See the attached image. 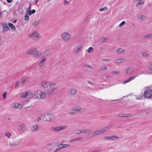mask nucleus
Listing matches in <instances>:
<instances>
[{"label":"nucleus","mask_w":152,"mask_h":152,"mask_svg":"<svg viewBox=\"0 0 152 152\" xmlns=\"http://www.w3.org/2000/svg\"><path fill=\"white\" fill-rule=\"evenodd\" d=\"M42 87L46 89V93L40 90L35 91L34 92V98L38 99L45 98L48 95H52L56 94L57 91V88L56 86V83L52 81H42L41 82Z\"/></svg>","instance_id":"1"},{"label":"nucleus","mask_w":152,"mask_h":152,"mask_svg":"<svg viewBox=\"0 0 152 152\" xmlns=\"http://www.w3.org/2000/svg\"><path fill=\"white\" fill-rule=\"evenodd\" d=\"M110 126H107L93 132L89 133L88 136H90V137H93L94 136H96L103 134L104 132H107L109 129H110Z\"/></svg>","instance_id":"2"},{"label":"nucleus","mask_w":152,"mask_h":152,"mask_svg":"<svg viewBox=\"0 0 152 152\" xmlns=\"http://www.w3.org/2000/svg\"><path fill=\"white\" fill-rule=\"evenodd\" d=\"M41 117L44 121L47 122L51 121L55 118L54 115L53 114L49 113L42 114Z\"/></svg>","instance_id":"3"},{"label":"nucleus","mask_w":152,"mask_h":152,"mask_svg":"<svg viewBox=\"0 0 152 152\" xmlns=\"http://www.w3.org/2000/svg\"><path fill=\"white\" fill-rule=\"evenodd\" d=\"M67 128L66 125L52 127L50 128V130L53 132H58L64 130Z\"/></svg>","instance_id":"4"},{"label":"nucleus","mask_w":152,"mask_h":152,"mask_svg":"<svg viewBox=\"0 0 152 152\" xmlns=\"http://www.w3.org/2000/svg\"><path fill=\"white\" fill-rule=\"evenodd\" d=\"M29 37L35 41L39 40L41 38V35L36 31H34L30 34Z\"/></svg>","instance_id":"5"},{"label":"nucleus","mask_w":152,"mask_h":152,"mask_svg":"<svg viewBox=\"0 0 152 152\" xmlns=\"http://www.w3.org/2000/svg\"><path fill=\"white\" fill-rule=\"evenodd\" d=\"M61 38L64 42H66L71 38L70 34L67 32H65L61 34Z\"/></svg>","instance_id":"6"},{"label":"nucleus","mask_w":152,"mask_h":152,"mask_svg":"<svg viewBox=\"0 0 152 152\" xmlns=\"http://www.w3.org/2000/svg\"><path fill=\"white\" fill-rule=\"evenodd\" d=\"M72 110L75 112L79 113H83L86 111V109L84 108L81 107L80 106L76 105L72 108Z\"/></svg>","instance_id":"7"},{"label":"nucleus","mask_w":152,"mask_h":152,"mask_svg":"<svg viewBox=\"0 0 152 152\" xmlns=\"http://www.w3.org/2000/svg\"><path fill=\"white\" fill-rule=\"evenodd\" d=\"M143 95L145 98H151L152 97V90L150 89L146 90L144 92Z\"/></svg>","instance_id":"8"},{"label":"nucleus","mask_w":152,"mask_h":152,"mask_svg":"<svg viewBox=\"0 0 152 152\" xmlns=\"http://www.w3.org/2000/svg\"><path fill=\"white\" fill-rule=\"evenodd\" d=\"M36 49V48L34 47L31 48L27 50L26 54L29 55H33Z\"/></svg>","instance_id":"9"},{"label":"nucleus","mask_w":152,"mask_h":152,"mask_svg":"<svg viewBox=\"0 0 152 152\" xmlns=\"http://www.w3.org/2000/svg\"><path fill=\"white\" fill-rule=\"evenodd\" d=\"M41 53L39 52L38 49L36 48L35 51L34 52V53L32 55L34 58H37L40 57L41 56Z\"/></svg>","instance_id":"10"},{"label":"nucleus","mask_w":152,"mask_h":152,"mask_svg":"<svg viewBox=\"0 0 152 152\" xmlns=\"http://www.w3.org/2000/svg\"><path fill=\"white\" fill-rule=\"evenodd\" d=\"M11 107L15 108H19L20 109L22 107V105L21 104H19L18 103H13L11 104Z\"/></svg>","instance_id":"11"},{"label":"nucleus","mask_w":152,"mask_h":152,"mask_svg":"<svg viewBox=\"0 0 152 152\" xmlns=\"http://www.w3.org/2000/svg\"><path fill=\"white\" fill-rule=\"evenodd\" d=\"M20 144L18 141H13V142H10L9 143V145L12 147H15L18 146Z\"/></svg>","instance_id":"12"},{"label":"nucleus","mask_w":152,"mask_h":152,"mask_svg":"<svg viewBox=\"0 0 152 152\" xmlns=\"http://www.w3.org/2000/svg\"><path fill=\"white\" fill-rule=\"evenodd\" d=\"M46 61V58L41 57V60L38 63V65L40 67L43 66L45 64Z\"/></svg>","instance_id":"13"},{"label":"nucleus","mask_w":152,"mask_h":152,"mask_svg":"<svg viewBox=\"0 0 152 152\" xmlns=\"http://www.w3.org/2000/svg\"><path fill=\"white\" fill-rule=\"evenodd\" d=\"M133 71L134 69L133 68L128 67L126 69V73L127 75H131L133 72Z\"/></svg>","instance_id":"14"},{"label":"nucleus","mask_w":152,"mask_h":152,"mask_svg":"<svg viewBox=\"0 0 152 152\" xmlns=\"http://www.w3.org/2000/svg\"><path fill=\"white\" fill-rule=\"evenodd\" d=\"M39 129V127L38 126L37 124H35L32 126L31 130L32 131L35 132L38 130Z\"/></svg>","instance_id":"15"},{"label":"nucleus","mask_w":152,"mask_h":152,"mask_svg":"<svg viewBox=\"0 0 152 152\" xmlns=\"http://www.w3.org/2000/svg\"><path fill=\"white\" fill-rule=\"evenodd\" d=\"M70 146V145L69 144H63L59 143L57 147H60L61 149H64L65 148Z\"/></svg>","instance_id":"16"},{"label":"nucleus","mask_w":152,"mask_h":152,"mask_svg":"<svg viewBox=\"0 0 152 152\" xmlns=\"http://www.w3.org/2000/svg\"><path fill=\"white\" fill-rule=\"evenodd\" d=\"M125 60L124 58H118L116 59L114 61V62L116 64L121 63L124 62Z\"/></svg>","instance_id":"17"},{"label":"nucleus","mask_w":152,"mask_h":152,"mask_svg":"<svg viewBox=\"0 0 152 152\" xmlns=\"http://www.w3.org/2000/svg\"><path fill=\"white\" fill-rule=\"evenodd\" d=\"M3 32H5L9 30V28L7 26V25L6 22H4L3 23Z\"/></svg>","instance_id":"18"},{"label":"nucleus","mask_w":152,"mask_h":152,"mask_svg":"<svg viewBox=\"0 0 152 152\" xmlns=\"http://www.w3.org/2000/svg\"><path fill=\"white\" fill-rule=\"evenodd\" d=\"M18 128L21 131H24L26 129V126L23 124H22L19 125Z\"/></svg>","instance_id":"19"},{"label":"nucleus","mask_w":152,"mask_h":152,"mask_svg":"<svg viewBox=\"0 0 152 152\" xmlns=\"http://www.w3.org/2000/svg\"><path fill=\"white\" fill-rule=\"evenodd\" d=\"M50 54V52L49 50H46L44 52L42 56V57L46 58V57L49 56Z\"/></svg>","instance_id":"20"},{"label":"nucleus","mask_w":152,"mask_h":152,"mask_svg":"<svg viewBox=\"0 0 152 152\" xmlns=\"http://www.w3.org/2000/svg\"><path fill=\"white\" fill-rule=\"evenodd\" d=\"M137 76H133L130 77L128 79L125 80L123 82L124 84H125L126 83L129 82L131 81V80H134L135 78L137 77Z\"/></svg>","instance_id":"21"},{"label":"nucleus","mask_w":152,"mask_h":152,"mask_svg":"<svg viewBox=\"0 0 152 152\" xmlns=\"http://www.w3.org/2000/svg\"><path fill=\"white\" fill-rule=\"evenodd\" d=\"M69 92L71 94L75 95L77 93V91L75 89L72 88L69 90Z\"/></svg>","instance_id":"22"},{"label":"nucleus","mask_w":152,"mask_h":152,"mask_svg":"<svg viewBox=\"0 0 152 152\" xmlns=\"http://www.w3.org/2000/svg\"><path fill=\"white\" fill-rule=\"evenodd\" d=\"M81 130V134H83L88 133L91 131V129L88 128L83 129Z\"/></svg>","instance_id":"23"},{"label":"nucleus","mask_w":152,"mask_h":152,"mask_svg":"<svg viewBox=\"0 0 152 152\" xmlns=\"http://www.w3.org/2000/svg\"><path fill=\"white\" fill-rule=\"evenodd\" d=\"M138 19L140 20H147V17L145 15H139L138 17Z\"/></svg>","instance_id":"24"},{"label":"nucleus","mask_w":152,"mask_h":152,"mask_svg":"<svg viewBox=\"0 0 152 152\" xmlns=\"http://www.w3.org/2000/svg\"><path fill=\"white\" fill-rule=\"evenodd\" d=\"M27 97L31 98L34 97V93L33 94L31 92L28 91H27Z\"/></svg>","instance_id":"25"},{"label":"nucleus","mask_w":152,"mask_h":152,"mask_svg":"<svg viewBox=\"0 0 152 152\" xmlns=\"http://www.w3.org/2000/svg\"><path fill=\"white\" fill-rule=\"evenodd\" d=\"M136 99L137 100L142 99L143 97V95L142 93L137 95H135Z\"/></svg>","instance_id":"26"},{"label":"nucleus","mask_w":152,"mask_h":152,"mask_svg":"<svg viewBox=\"0 0 152 152\" xmlns=\"http://www.w3.org/2000/svg\"><path fill=\"white\" fill-rule=\"evenodd\" d=\"M144 3V2L143 0H140L138 1V2L136 3L135 6L137 7L139 6L140 5H142Z\"/></svg>","instance_id":"27"},{"label":"nucleus","mask_w":152,"mask_h":152,"mask_svg":"<svg viewBox=\"0 0 152 152\" xmlns=\"http://www.w3.org/2000/svg\"><path fill=\"white\" fill-rule=\"evenodd\" d=\"M20 96L21 98H24L27 97V91L22 92L20 94Z\"/></svg>","instance_id":"28"},{"label":"nucleus","mask_w":152,"mask_h":152,"mask_svg":"<svg viewBox=\"0 0 152 152\" xmlns=\"http://www.w3.org/2000/svg\"><path fill=\"white\" fill-rule=\"evenodd\" d=\"M124 51V50L122 48H120L115 51V52L116 54H120L122 53Z\"/></svg>","instance_id":"29"},{"label":"nucleus","mask_w":152,"mask_h":152,"mask_svg":"<svg viewBox=\"0 0 152 152\" xmlns=\"http://www.w3.org/2000/svg\"><path fill=\"white\" fill-rule=\"evenodd\" d=\"M143 38L145 39H152V34H149L144 36Z\"/></svg>","instance_id":"30"},{"label":"nucleus","mask_w":152,"mask_h":152,"mask_svg":"<svg viewBox=\"0 0 152 152\" xmlns=\"http://www.w3.org/2000/svg\"><path fill=\"white\" fill-rule=\"evenodd\" d=\"M119 138V137L113 135L111 137L110 141L116 140Z\"/></svg>","instance_id":"31"},{"label":"nucleus","mask_w":152,"mask_h":152,"mask_svg":"<svg viewBox=\"0 0 152 152\" xmlns=\"http://www.w3.org/2000/svg\"><path fill=\"white\" fill-rule=\"evenodd\" d=\"M83 48V46H79L77 49L75 51V53H79L81 50L82 49V48Z\"/></svg>","instance_id":"32"},{"label":"nucleus","mask_w":152,"mask_h":152,"mask_svg":"<svg viewBox=\"0 0 152 152\" xmlns=\"http://www.w3.org/2000/svg\"><path fill=\"white\" fill-rule=\"evenodd\" d=\"M9 27H10L12 29L14 30H15L16 29L15 26L12 23H9L8 24Z\"/></svg>","instance_id":"33"},{"label":"nucleus","mask_w":152,"mask_h":152,"mask_svg":"<svg viewBox=\"0 0 152 152\" xmlns=\"http://www.w3.org/2000/svg\"><path fill=\"white\" fill-rule=\"evenodd\" d=\"M27 79V77L26 76H24L21 79V82L22 84H24L26 81Z\"/></svg>","instance_id":"34"},{"label":"nucleus","mask_w":152,"mask_h":152,"mask_svg":"<svg viewBox=\"0 0 152 152\" xmlns=\"http://www.w3.org/2000/svg\"><path fill=\"white\" fill-rule=\"evenodd\" d=\"M35 11H36L35 10H33L32 11L31 10L29 12H28L27 13V14L29 15H30L31 14L35 13Z\"/></svg>","instance_id":"35"},{"label":"nucleus","mask_w":152,"mask_h":152,"mask_svg":"<svg viewBox=\"0 0 152 152\" xmlns=\"http://www.w3.org/2000/svg\"><path fill=\"white\" fill-rule=\"evenodd\" d=\"M87 53H89L91 52H92L93 51V48L90 47L88 48L87 50Z\"/></svg>","instance_id":"36"},{"label":"nucleus","mask_w":152,"mask_h":152,"mask_svg":"<svg viewBox=\"0 0 152 152\" xmlns=\"http://www.w3.org/2000/svg\"><path fill=\"white\" fill-rule=\"evenodd\" d=\"M100 69L101 70H107L108 69V68L107 67L104 66H101L100 68Z\"/></svg>","instance_id":"37"},{"label":"nucleus","mask_w":152,"mask_h":152,"mask_svg":"<svg viewBox=\"0 0 152 152\" xmlns=\"http://www.w3.org/2000/svg\"><path fill=\"white\" fill-rule=\"evenodd\" d=\"M142 55L143 56L146 57H148L149 55L148 53L145 52H143L142 53Z\"/></svg>","instance_id":"38"},{"label":"nucleus","mask_w":152,"mask_h":152,"mask_svg":"<svg viewBox=\"0 0 152 152\" xmlns=\"http://www.w3.org/2000/svg\"><path fill=\"white\" fill-rule=\"evenodd\" d=\"M120 73V72L119 71H116L115 70L111 72V73L112 74H115L116 75H118Z\"/></svg>","instance_id":"39"},{"label":"nucleus","mask_w":152,"mask_h":152,"mask_svg":"<svg viewBox=\"0 0 152 152\" xmlns=\"http://www.w3.org/2000/svg\"><path fill=\"white\" fill-rule=\"evenodd\" d=\"M11 133L10 132H6L5 134V135L8 138H10L11 135Z\"/></svg>","instance_id":"40"},{"label":"nucleus","mask_w":152,"mask_h":152,"mask_svg":"<svg viewBox=\"0 0 152 152\" xmlns=\"http://www.w3.org/2000/svg\"><path fill=\"white\" fill-rule=\"evenodd\" d=\"M125 21H123L119 25V26L120 27H121L123 26L125 24Z\"/></svg>","instance_id":"41"},{"label":"nucleus","mask_w":152,"mask_h":152,"mask_svg":"<svg viewBox=\"0 0 152 152\" xmlns=\"http://www.w3.org/2000/svg\"><path fill=\"white\" fill-rule=\"evenodd\" d=\"M39 23V20H37V21H35L32 24L34 26H37V25H38Z\"/></svg>","instance_id":"42"},{"label":"nucleus","mask_w":152,"mask_h":152,"mask_svg":"<svg viewBox=\"0 0 152 152\" xmlns=\"http://www.w3.org/2000/svg\"><path fill=\"white\" fill-rule=\"evenodd\" d=\"M76 141H80L83 140V138L82 137H80L75 138Z\"/></svg>","instance_id":"43"},{"label":"nucleus","mask_w":152,"mask_h":152,"mask_svg":"<svg viewBox=\"0 0 152 152\" xmlns=\"http://www.w3.org/2000/svg\"><path fill=\"white\" fill-rule=\"evenodd\" d=\"M31 3H30L29 6L27 10L26 11V13L27 14V13L28 12H29L31 10Z\"/></svg>","instance_id":"44"},{"label":"nucleus","mask_w":152,"mask_h":152,"mask_svg":"<svg viewBox=\"0 0 152 152\" xmlns=\"http://www.w3.org/2000/svg\"><path fill=\"white\" fill-rule=\"evenodd\" d=\"M107 10V8L106 7H104L103 8H100L99 9V11H106Z\"/></svg>","instance_id":"45"},{"label":"nucleus","mask_w":152,"mask_h":152,"mask_svg":"<svg viewBox=\"0 0 152 152\" xmlns=\"http://www.w3.org/2000/svg\"><path fill=\"white\" fill-rule=\"evenodd\" d=\"M28 14H26L25 16V20L26 21H28L29 19V18L28 15Z\"/></svg>","instance_id":"46"},{"label":"nucleus","mask_w":152,"mask_h":152,"mask_svg":"<svg viewBox=\"0 0 152 152\" xmlns=\"http://www.w3.org/2000/svg\"><path fill=\"white\" fill-rule=\"evenodd\" d=\"M103 139L106 140H110L111 139V137H109L108 136H105L103 138Z\"/></svg>","instance_id":"47"},{"label":"nucleus","mask_w":152,"mask_h":152,"mask_svg":"<svg viewBox=\"0 0 152 152\" xmlns=\"http://www.w3.org/2000/svg\"><path fill=\"white\" fill-rule=\"evenodd\" d=\"M61 149V148L60 147H59V148H56L53 151V152H57V151H60Z\"/></svg>","instance_id":"48"},{"label":"nucleus","mask_w":152,"mask_h":152,"mask_svg":"<svg viewBox=\"0 0 152 152\" xmlns=\"http://www.w3.org/2000/svg\"><path fill=\"white\" fill-rule=\"evenodd\" d=\"M102 43L106 42L107 40V38H103L102 39Z\"/></svg>","instance_id":"49"},{"label":"nucleus","mask_w":152,"mask_h":152,"mask_svg":"<svg viewBox=\"0 0 152 152\" xmlns=\"http://www.w3.org/2000/svg\"><path fill=\"white\" fill-rule=\"evenodd\" d=\"M126 115H125L124 117L126 118H131L132 116V115L130 114H126Z\"/></svg>","instance_id":"50"},{"label":"nucleus","mask_w":152,"mask_h":152,"mask_svg":"<svg viewBox=\"0 0 152 152\" xmlns=\"http://www.w3.org/2000/svg\"><path fill=\"white\" fill-rule=\"evenodd\" d=\"M126 114H125L123 113H121L119 114L118 115V116L119 117H124L125 115H126Z\"/></svg>","instance_id":"51"},{"label":"nucleus","mask_w":152,"mask_h":152,"mask_svg":"<svg viewBox=\"0 0 152 152\" xmlns=\"http://www.w3.org/2000/svg\"><path fill=\"white\" fill-rule=\"evenodd\" d=\"M7 94V92H5L3 94V99H6V96Z\"/></svg>","instance_id":"52"},{"label":"nucleus","mask_w":152,"mask_h":152,"mask_svg":"<svg viewBox=\"0 0 152 152\" xmlns=\"http://www.w3.org/2000/svg\"><path fill=\"white\" fill-rule=\"evenodd\" d=\"M110 61V60L108 59H103L102 61L103 62H108Z\"/></svg>","instance_id":"53"},{"label":"nucleus","mask_w":152,"mask_h":152,"mask_svg":"<svg viewBox=\"0 0 152 152\" xmlns=\"http://www.w3.org/2000/svg\"><path fill=\"white\" fill-rule=\"evenodd\" d=\"M85 66L86 67L90 68V69H91L92 68V66L89 65H88V64L86 65H85Z\"/></svg>","instance_id":"54"},{"label":"nucleus","mask_w":152,"mask_h":152,"mask_svg":"<svg viewBox=\"0 0 152 152\" xmlns=\"http://www.w3.org/2000/svg\"><path fill=\"white\" fill-rule=\"evenodd\" d=\"M77 132L76 133V134H81V130H77Z\"/></svg>","instance_id":"55"},{"label":"nucleus","mask_w":152,"mask_h":152,"mask_svg":"<svg viewBox=\"0 0 152 152\" xmlns=\"http://www.w3.org/2000/svg\"><path fill=\"white\" fill-rule=\"evenodd\" d=\"M52 144L51 142H49L47 143L46 144V145L47 146H50L52 145Z\"/></svg>","instance_id":"56"},{"label":"nucleus","mask_w":152,"mask_h":152,"mask_svg":"<svg viewBox=\"0 0 152 152\" xmlns=\"http://www.w3.org/2000/svg\"><path fill=\"white\" fill-rule=\"evenodd\" d=\"M70 141L72 142L76 141L75 138L70 140Z\"/></svg>","instance_id":"57"},{"label":"nucleus","mask_w":152,"mask_h":152,"mask_svg":"<svg viewBox=\"0 0 152 152\" xmlns=\"http://www.w3.org/2000/svg\"><path fill=\"white\" fill-rule=\"evenodd\" d=\"M148 69L150 70H152V64L150 65L148 68Z\"/></svg>","instance_id":"58"},{"label":"nucleus","mask_w":152,"mask_h":152,"mask_svg":"<svg viewBox=\"0 0 152 152\" xmlns=\"http://www.w3.org/2000/svg\"><path fill=\"white\" fill-rule=\"evenodd\" d=\"M18 11L20 12V13L23 12V9L22 8H19L18 9Z\"/></svg>","instance_id":"59"},{"label":"nucleus","mask_w":152,"mask_h":152,"mask_svg":"<svg viewBox=\"0 0 152 152\" xmlns=\"http://www.w3.org/2000/svg\"><path fill=\"white\" fill-rule=\"evenodd\" d=\"M41 120V118L40 117H38L37 119V122Z\"/></svg>","instance_id":"60"},{"label":"nucleus","mask_w":152,"mask_h":152,"mask_svg":"<svg viewBox=\"0 0 152 152\" xmlns=\"http://www.w3.org/2000/svg\"><path fill=\"white\" fill-rule=\"evenodd\" d=\"M7 1L8 3H10L12 1V0H7Z\"/></svg>","instance_id":"61"},{"label":"nucleus","mask_w":152,"mask_h":152,"mask_svg":"<svg viewBox=\"0 0 152 152\" xmlns=\"http://www.w3.org/2000/svg\"><path fill=\"white\" fill-rule=\"evenodd\" d=\"M69 114L72 115H75V113L74 112H72L71 113H69Z\"/></svg>","instance_id":"62"},{"label":"nucleus","mask_w":152,"mask_h":152,"mask_svg":"<svg viewBox=\"0 0 152 152\" xmlns=\"http://www.w3.org/2000/svg\"><path fill=\"white\" fill-rule=\"evenodd\" d=\"M18 84H19L18 82H16L15 84V87H16L17 86H18Z\"/></svg>","instance_id":"63"},{"label":"nucleus","mask_w":152,"mask_h":152,"mask_svg":"<svg viewBox=\"0 0 152 152\" xmlns=\"http://www.w3.org/2000/svg\"><path fill=\"white\" fill-rule=\"evenodd\" d=\"M99 151L98 150H95L93 151H92L91 152H98Z\"/></svg>","instance_id":"64"}]
</instances>
